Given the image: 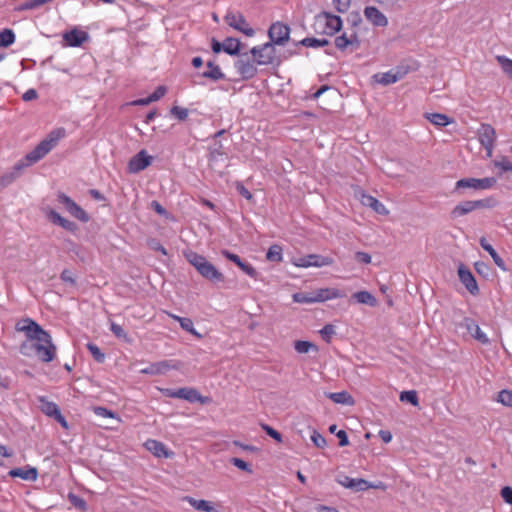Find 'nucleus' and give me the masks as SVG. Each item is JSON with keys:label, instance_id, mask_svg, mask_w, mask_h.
Returning <instances> with one entry per match:
<instances>
[{"label": "nucleus", "instance_id": "nucleus-33", "mask_svg": "<svg viewBox=\"0 0 512 512\" xmlns=\"http://www.w3.org/2000/svg\"><path fill=\"white\" fill-rule=\"evenodd\" d=\"M327 397L329 399H331L334 403H337V404H344V405H353L354 404L353 397L346 391L328 393Z\"/></svg>", "mask_w": 512, "mask_h": 512}, {"label": "nucleus", "instance_id": "nucleus-54", "mask_svg": "<svg viewBox=\"0 0 512 512\" xmlns=\"http://www.w3.org/2000/svg\"><path fill=\"white\" fill-rule=\"evenodd\" d=\"M311 441L318 448H323L327 444L326 443V439L320 433H318L315 430L313 431V433L311 435Z\"/></svg>", "mask_w": 512, "mask_h": 512}, {"label": "nucleus", "instance_id": "nucleus-53", "mask_svg": "<svg viewBox=\"0 0 512 512\" xmlns=\"http://www.w3.org/2000/svg\"><path fill=\"white\" fill-rule=\"evenodd\" d=\"M320 334L326 342H330L332 336L335 334V328L333 325L327 324L320 330Z\"/></svg>", "mask_w": 512, "mask_h": 512}, {"label": "nucleus", "instance_id": "nucleus-24", "mask_svg": "<svg viewBox=\"0 0 512 512\" xmlns=\"http://www.w3.org/2000/svg\"><path fill=\"white\" fill-rule=\"evenodd\" d=\"M12 478H21L25 481H36L38 478V470L35 467L13 468L8 472Z\"/></svg>", "mask_w": 512, "mask_h": 512}, {"label": "nucleus", "instance_id": "nucleus-20", "mask_svg": "<svg viewBox=\"0 0 512 512\" xmlns=\"http://www.w3.org/2000/svg\"><path fill=\"white\" fill-rule=\"evenodd\" d=\"M88 39L89 34L85 31L78 30L77 28H73L63 34V40L69 47H80Z\"/></svg>", "mask_w": 512, "mask_h": 512}, {"label": "nucleus", "instance_id": "nucleus-27", "mask_svg": "<svg viewBox=\"0 0 512 512\" xmlns=\"http://www.w3.org/2000/svg\"><path fill=\"white\" fill-rule=\"evenodd\" d=\"M178 399L187 400L190 403H205L206 399L195 388L183 387L178 389Z\"/></svg>", "mask_w": 512, "mask_h": 512}, {"label": "nucleus", "instance_id": "nucleus-8", "mask_svg": "<svg viewBox=\"0 0 512 512\" xmlns=\"http://www.w3.org/2000/svg\"><path fill=\"white\" fill-rule=\"evenodd\" d=\"M254 57L256 64L258 65H270L279 63L280 58L277 55L275 45L271 42H267L260 46H255L250 50Z\"/></svg>", "mask_w": 512, "mask_h": 512}, {"label": "nucleus", "instance_id": "nucleus-11", "mask_svg": "<svg viewBox=\"0 0 512 512\" xmlns=\"http://www.w3.org/2000/svg\"><path fill=\"white\" fill-rule=\"evenodd\" d=\"M334 263L333 258L319 254H309L293 260V264L300 268L324 267Z\"/></svg>", "mask_w": 512, "mask_h": 512}, {"label": "nucleus", "instance_id": "nucleus-48", "mask_svg": "<svg viewBox=\"0 0 512 512\" xmlns=\"http://www.w3.org/2000/svg\"><path fill=\"white\" fill-rule=\"evenodd\" d=\"M497 61L501 65L503 71L512 78V59L506 56H497Z\"/></svg>", "mask_w": 512, "mask_h": 512}, {"label": "nucleus", "instance_id": "nucleus-41", "mask_svg": "<svg viewBox=\"0 0 512 512\" xmlns=\"http://www.w3.org/2000/svg\"><path fill=\"white\" fill-rule=\"evenodd\" d=\"M87 349L89 350L95 361H97L98 363H103L105 361V354L100 350V348L97 345L93 343H88Z\"/></svg>", "mask_w": 512, "mask_h": 512}, {"label": "nucleus", "instance_id": "nucleus-32", "mask_svg": "<svg viewBox=\"0 0 512 512\" xmlns=\"http://www.w3.org/2000/svg\"><path fill=\"white\" fill-rule=\"evenodd\" d=\"M352 298L360 304L369 305L375 307L377 305V299L368 291H358L352 295Z\"/></svg>", "mask_w": 512, "mask_h": 512}, {"label": "nucleus", "instance_id": "nucleus-60", "mask_svg": "<svg viewBox=\"0 0 512 512\" xmlns=\"http://www.w3.org/2000/svg\"><path fill=\"white\" fill-rule=\"evenodd\" d=\"M501 497L507 504L512 505V488L509 486H505L501 489Z\"/></svg>", "mask_w": 512, "mask_h": 512}, {"label": "nucleus", "instance_id": "nucleus-5", "mask_svg": "<svg viewBox=\"0 0 512 512\" xmlns=\"http://www.w3.org/2000/svg\"><path fill=\"white\" fill-rule=\"evenodd\" d=\"M313 26L317 33L332 36L342 28V19L340 16L323 11L315 16Z\"/></svg>", "mask_w": 512, "mask_h": 512}, {"label": "nucleus", "instance_id": "nucleus-59", "mask_svg": "<svg viewBox=\"0 0 512 512\" xmlns=\"http://www.w3.org/2000/svg\"><path fill=\"white\" fill-rule=\"evenodd\" d=\"M355 259L362 264H370L372 260L370 254L362 251H358L355 253Z\"/></svg>", "mask_w": 512, "mask_h": 512}, {"label": "nucleus", "instance_id": "nucleus-38", "mask_svg": "<svg viewBox=\"0 0 512 512\" xmlns=\"http://www.w3.org/2000/svg\"><path fill=\"white\" fill-rule=\"evenodd\" d=\"M294 349L300 354L308 353L311 350L315 351V352L318 351V348L315 344H313L309 341H303V340L296 341L294 343Z\"/></svg>", "mask_w": 512, "mask_h": 512}, {"label": "nucleus", "instance_id": "nucleus-3", "mask_svg": "<svg viewBox=\"0 0 512 512\" xmlns=\"http://www.w3.org/2000/svg\"><path fill=\"white\" fill-rule=\"evenodd\" d=\"M65 134L66 131L64 128H58L51 131L44 140H42L22 159L25 161V164H27V167L44 158L57 145L59 140L65 136Z\"/></svg>", "mask_w": 512, "mask_h": 512}, {"label": "nucleus", "instance_id": "nucleus-64", "mask_svg": "<svg viewBox=\"0 0 512 512\" xmlns=\"http://www.w3.org/2000/svg\"><path fill=\"white\" fill-rule=\"evenodd\" d=\"M336 436L339 439V445L341 447L347 446L349 444L347 433L344 430H339L336 433Z\"/></svg>", "mask_w": 512, "mask_h": 512}, {"label": "nucleus", "instance_id": "nucleus-57", "mask_svg": "<svg viewBox=\"0 0 512 512\" xmlns=\"http://www.w3.org/2000/svg\"><path fill=\"white\" fill-rule=\"evenodd\" d=\"M221 254L227 260L233 262L237 266L240 265V263L242 262V259L237 254H234V253L230 252L229 250L224 249V250L221 251Z\"/></svg>", "mask_w": 512, "mask_h": 512}, {"label": "nucleus", "instance_id": "nucleus-17", "mask_svg": "<svg viewBox=\"0 0 512 512\" xmlns=\"http://www.w3.org/2000/svg\"><path fill=\"white\" fill-rule=\"evenodd\" d=\"M152 157L149 156L145 150H141L133 156L129 163L128 168L131 173H138L146 169L151 163Z\"/></svg>", "mask_w": 512, "mask_h": 512}, {"label": "nucleus", "instance_id": "nucleus-56", "mask_svg": "<svg viewBox=\"0 0 512 512\" xmlns=\"http://www.w3.org/2000/svg\"><path fill=\"white\" fill-rule=\"evenodd\" d=\"M167 92V88L165 86H158L155 91L149 95V98L152 102L160 100Z\"/></svg>", "mask_w": 512, "mask_h": 512}, {"label": "nucleus", "instance_id": "nucleus-50", "mask_svg": "<svg viewBox=\"0 0 512 512\" xmlns=\"http://www.w3.org/2000/svg\"><path fill=\"white\" fill-rule=\"evenodd\" d=\"M230 463L233 464L235 467H237L238 469L242 470V471H245V472H248V473H252V468H251V465L249 463H247L246 461L240 459V458H237V457H233L230 459Z\"/></svg>", "mask_w": 512, "mask_h": 512}, {"label": "nucleus", "instance_id": "nucleus-61", "mask_svg": "<svg viewBox=\"0 0 512 512\" xmlns=\"http://www.w3.org/2000/svg\"><path fill=\"white\" fill-rule=\"evenodd\" d=\"M94 412L96 415L101 416V417L114 418V413L105 407H101V406L95 407Z\"/></svg>", "mask_w": 512, "mask_h": 512}, {"label": "nucleus", "instance_id": "nucleus-25", "mask_svg": "<svg viewBox=\"0 0 512 512\" xmlns=\"http://www.w3.org/2000/svg\"><path fill=\"white\" fill-rule=\"evenodd\" d=\"M184 501L188 502L195 510L200 512H219L214 503L204 500L195 499L191 496H185Z\"/></svg>", "mask_w": 512, "mask_h": 512}, {"label": "nucleus", "instance_id": "nucleus-51", "mask_svg": "<svg viewBox=\"0 0 512 512\" xmlns=\"http://www.w3.org/2000/svg\"><path fill=\"white\" fill-rule=\"evenodd\" d=\"M171 114L175 116L178 120L184 121L187 119L189 111L187 108L173 106L171 108Z\"/></svg>", "mask_w": 512, "mask_h": 512}, {"label": "nucleus", "instance_id": "nucleus-46", "mask_svg": "<svg viewBox=\"0 0 512 512\" xmlns=\"http://www.w3.org/2000/svg\"><path fill=\"white\" fill-rule=\"evenodd\" d=\"M498 402L501 404L512 407V391L511 390H502L498 393Z\"/></svg>", "mask_w": 512, "mask_h": 512}, {"label": "nucleus", "instance_id": "nucleus-23", "mask_svg": "<svg viewBox=\"0 0 512 512\" xmlns=\"http://www.w3.org/2000/svg\"><path fill=\"white\" fill-rule=\"evenodd\" d=\"M176 366L172 365L170 361L163 360L155 363H151L146 368L140 370V373L146 375H161L165 374L170 369H175Z\"/></svg>", "mask_w": 512, "mask_h": 512}, {"label": "nucleus", "instance_id": "nucleus-1", "mask_svg": "<svg viewBox=\"0 0 512 512\" xmlns=\"http://www.w3.org/2000/svg\"><path fill=\"white\" fill-rule=\"evenodd\" d=\"M18 332H24L31 341H36L32 345L38 359L44 363H49L56 356V346L52 342L51 335L44 330L37 322L30 318L21 319L15 325Z\"/></svg>", "mask_w": 512, "mask_h": 512}, {"label": "nucleus", "instance_id": "nucleus-44", "mask_svg": "<svg viewBox=\"0 0 512 512\" xmlns=\"http://www.w3.org/2000/svg\"><path fill=\"white\" fill-rule=\"evenodd\" d=\"M68 500L77 509H80V510L84 511L87 508L86 501L83 498L77 496L74 493H69L68 494Z\"/></svg>", "mask_w": 512, "mask_h": 512}, {"label": "nucleus", "instance_id": "nucleus-4", "mask_svg": "<svg viewBox=\"0 0 512 512\" xmlns=\"http://www.w3.org/2000/svg\"><path fill=\"white\" fill-rule=\"evenodd\" d=\"M344 297H346V293L343 290L332 287L319 288L310 292H298L292 296L293 301L300 304L322 303Z\"/></svg>", "mask_w": 512, "mask_h": 512}, {"label": "nucleus", "instance_id": "nucleus-9", "mask_svg": "<svg viewBox=\"0 0 512 512\" xmlns=\"http://www.w3.org/2000/svg\"><path fill=\"white\" fill-rule=\"evenodd\" d=\"M497 183L495 177L485 178H462L455 183V191L460 189L488 190L493 188Z\"/></svg>", "mask_w": 512, "mask_h": 512}, {"label": "nucleus", "instance_id": "nucleus-39", "mask_svg": "<svg viewBox=\"0 0 512 512\" xmlns=\"http://www.w3.org/2000/svg\"><path fill=\"white\" fill-rule=\"evenodd\" d=\"M15 42V34L11 29L0 30V47H8Z\"/></svg>", "mask_w": 512, "mask_h": 512}, {"label": "nucleus", "instance_id": "nucleus-26", "mask_svg": "<svg viewBox=\"0 0 512 512\" xmlns=\"http://www.w3.org/2000/svg\"><path fill=\"white\" fill-rule=\"evenodd\" d=\"M361 203L364 206L370 207L373 209L376 213L380 215H388L389 210L386 208V206L381 203L378 199L375 197L362 193L361 195Z\"/></svg>", "mask_w": 512, "mask_h": 512}, {"label": "nucleus", "instance_id": "nucleus-28", "mask_svg": "<svg viewBox=\"0 0 512 512\" xmlns=\"http://www.w3.org/2000/svg\"><path fill=\"white\" fill-rule=\"evenodd\" d=\"M480 246L486 252L489 253V255L492 257V259H493L494 263L497 265V267H499L503 271H507V267H506V264H505L504 260L498 255V253L493 248V246L487 242L485 237H482L480 239Z\"/></svg>", "mask_w": 512, "mask_h": 512}, {"label": "nucleus", "instance_id": "nucleus-49", "mask_svg": "<svg viewBox=\"0 0 512 512\" xmlns=\"http://www.w3.org/2000/svg\"><path fill=\"white\" fill-rule=\"evenodd\" d=\"M494 166L503 172L512 171V162L507 157H501L494 161Z\"/></svg>", "mask_w": 512, "mask_h": 512}, {"label": "nucleus", "instance_id": "nucleus-62", "mask_svg": "<svg viewBox=\"0 0 512 512\" xmlns=\"http://www.w3.org/2000/svg\"><path fill=\"white\" fill-rule=\"evenodd\" d=\"M59 226L70 232H74L77 229V225L66 218L62 219Z\"/></svg>", "mask_w": 512, "mask_h": 512}, {"label": "nucleus", "instance_id": "nucleus-18", "mask_svg": "<svg viewBox=\"0 0 512 512\" xmlns=\"http://www.w3.org/2000/svg\"><path fill=\"white\" fill-rule=\"evenodd\" d=\"M27 167L24 160L18 161L9 171L0 177V188H5L19 178L23 170Z\"/></svg>", "mask_w": 512, "mask_h": 512}, {"label": "nucleus", "instance_id": "nucleus-34", "mask_svg": "<svg viewBox=\"0 0 512 512\" xmlns=\"http://www.w3.org/2000/svg\"><path fill=\"white\" fill-rule=\"evenodd\" d=\"M208 70L203 72L202 76L205 78H209L213 81H218L225 78L224 73L221 71L220 67L213 62L207 63Z\"/></svg>", "mask_w": 512, "mask_h": 512}, {"label": "nucleus", "instance_id": "nucleus-40", "mask_svg": "<svg viewBox=\"0 0 512 512\" xmlns=\"http://www.w3.org/2000/svg\"><path fill=\"white\" fill-rule=\"evenodd\" d=\"M282 248L281 246L279 245H272L269 247L268 251H267V254H266V258L267 260L269 261H272V262H280L282 261Z\"/></svg>", "mask_w": 512, "mask_h": 512}, {"label": "nucleus", "instance_id": "nucleus-58", "mask_svg": "<svg viewBox=\"0 0 512 512\" xmlns=\"http://www.w3.org/2000/svg\"><path fill=\"white\" fill-rule=\"evenodd\" d=\"M334 8L340 12L344 13L349 8V1L348 0H333Z\"/></svg>", "mask_w": 512, "mask_h": 512}, {"label": "nucleus", "instance_id": "nucleus-31", "mask_svg": "<svg viewBox=\"0 0 512 512\" xmlns=\"http://www.w3.org/2000/svg\"><path fill=\"white\" fill-rule=\"evenodd\" d=\"M38 400L41 403L40 409L46 416L54 417L60 411L58 405L47 400L46 397L40 396Z\"/></svg>", "mask_w": 512, "mask_h": 512}, {"label": "nucleus", "instance_id": "nucleus-2", "mask_svg": "<svg viewBox=\"0 0 512 512\" xmlns=\"http://www.w3.org/2000/svg\"><path fill=\"white\" fill-rule=\"evenodd\" d=\"M185 259L196 269V271L205 279L213 283L224 282L225 276L203 255L193 250H184Z\"/></svg>", "mask_w": 512, "mask_h": 512}, {"label": "nucleus", "instance_id": "nucleus-45", "mask_svg": "<svg viewBox=\"0 0 512 512\" xmlns=\"http://www.w3.org/2000/svg\"><path fill=\"white\" fill-rule=\"evenodd\" d=\"M53 0H26L21 4V10H32L36 9L46 3L52 2Z\"/></svg>", "mask_w": 512, "mask_h": 512}, {"label": "nucleus", "instance_id": "nucleus-43", "mask_svg": "<svg viewBox=\"0 0 512 512\" xmlns=\"http://www.w3.org/2000/svg\"><path fill=\"white\" fill-rule=\"evenodd\" d=\"M399 79H400V76L398 75V73L389 71V72L383 73L381 75V78L378 80V82L383 85H389V84L396 83Z\"/></svg>", "mask_w": 512, "mask_h": 512}, {"label": "nucleus", "instance_id": "nucleus-47", "mask_svg": "<svg viewBox=\"0 0 512 512\" xmlns=\"http://www.w3.org/2000/svg\"><path fill=\"white\" fill-rule=\"evenodd\" d=\"M110 330L112 333L120 339H124L126 342H130L128 334L124 331V329L117 323L111 322Z\"/></svg>", "mask_w": 512, "mask_h": 512}, {"label": "nucleus", "instance_id": "nucleus-12", "mask_svg": "<svg viewBox=\"0 0 512 512\" xmlns=\"http://www.w3.org/2000/svg\"><path fill=\"white\" fill-rule=\"evenodd\" d=\"M57 200L59 203H61L67 212L77 220L81 222H88L89 221V215L87 212L81 208L72 198L67 196L65 193H59L57 195Z\"/></svg>", "mask_w": 512, "mask_h": 512}, {"label": "nucleus", "instance_id": "nucleus-63", "mask_svg": "<svg viewBox=\"0 0 512 512\" xmlns=\"http://www.w3.org/2000/svg\"><path fill=\"white\" fill-rule=\"evenodd\" d=\"M60 278L62 281L66 282V283H70L71 285L75 284V279L73 278L71 271H69L67 269H65L61 272Z\"/></svg>", "mask_w": 512, "mask_h": 512}, {"label": "nucleus", "instance_id": "nucleus-7", "mask_svg": "<svg viewBox=\"0 0 512 512\" xmlns=\"http://www.w3.org/2000/svg\"><path fill=\"white\" fill-rule=\"evenodd\" d=\"M360 24H362L361 19H359L358 22L355 21L353 23L352 29L344 31L341 35L335 38L334 43L337 49L340 51H345L347 49L355 51L360 48L361 41L356 30V27Z\"/></svg>", "mask_w": 512, "mask_h": 512}, {"label": "nucleus", "instance_id": "nucleus-37", "mask_svg": "<svg viewBox=\"0 0 512 512\" xmlns=\"http://www.w3.org/2000/svg\"><path fill=\"white\" fill-rule=\"evenodd\" d=\"M300 44L306 47L318 48L327 46L329 40L327 38L306 37L300 41Z\"/></svg>", "mask_w": 512, "mask_h": 512}, {"label": "nucleus", "instance_id": "nucleus-13", "mask_svg": "<svg viewBox=\"0 0 512 512\" xmlns=\"http://www.w3.org/2000/svg\"><path fill=\"white\" fill-rule=\"evenodd\" d=\"M478 140L486 150L487 156L491 157L496 141L495 129L487 123H482L477 131Z\"/></svg>", "mask_w": 512, "mask_h": 512}, {"label": "nucleus", "instance_id": "nucleus-42", "mask_svg": "<svg viewBox=\"0 0 512 512\" xmlns=\"http://www.w3.org/2000/svg\"><path fill=\"white\" fill-rule=\"evenodd\" d=\"M400 400L401 401H405V402H409L413 406H418V404H419L417 393L414 390L403 391L400 394Z\"/></svg>", "mask_w": 512, "mask_h": 512}, {"label": "nucleus", "instance_id": "nucleus-35", "mask_svg": "<svg viewBox=\"0 0 512 512\" xmlns=\"http://www.w3.org/2000/svg\"><path fill=\"white\" fill-rule=\"evenodd\" d=\"M240 40L232 37H227L223 41V51L229 55H238L240 52Z\"/></svg>", "mask_w": 512, "mask_h": 512}, {"label": "nucleus", "instance_id": "nucleus-15", "mask_svg": "<svg viewBox=\"0 0 512 512\" xmlns=\"http://www.w3.org/2000/svg\"><path fill=\"white\" fill-rule=\"evenodd\" d=\"M458 276L461 283L472 295H477L479 293V288L474 275L463 264H460L458 267Z\"/></svg>", "mask_w": 512, "mask_h": 512}, {"label": "nucleus", "instance_id": "nucleus-14", "mask_svg": "<svg viewBox=\"0 0 512 512\" xmlns=\"http://www.w3.org/2000/svg\"><path fill=\"white\" fill-rule=\"evenodd\" d=\"M289 34V26L280 22L273 23L268 31L270 42L274 45H283L286 41H288Z\"/></svg>", "mask_w": 512, "mask_h": 512}, {"label": "nucleus", "instance_id": "nucleus-10", "mask_svg": "<svg viewBox=\"0 0 512 512\" xmlns=\"http://www.w3.org/2000/svg\"><path fill=\"white\" fill-rule=\"evenodd\" d=\"M224 20L229 27L243 33L245 36L252 37L255 34L254 29L240 12L229 11L225 15Z\"/></svg>", "mask_w": 512, "mask_h": 512}, {"label": "nucleus", "instance_id": "nucleus-36", "mask_svg": "<svg viewBox=\"0 0 512 512\" xmlns=\"http://www.w3.org/2000/svg\"><path fill=\"white\" fill-rule=\"evenodd\" d=\"M425 117L432 124L439 127H445L452 122V120L447 115L442 113H427Z\"/></svg>", "mask_w": 512, "mask_h": 512}, {"label": "nucleus", "instance_id": "nucleus-16", "mask_svg": "<svg viewBox=\"0 0 512 512\" xmlns=\"http://www.w3.org/2000/svg\"><path fill=\"white\" fill-rule=\"evenodd\" d=\"M460 325L465 327L470 335L481 344L487 345L490 343L488 336L472 318H464Z\"/></svg>", "mask_w": 512, "mask_h": 512}, {"label": "nucleus", "instance_id": "nucleus-19", "mask_svg": "<svg viewBox=\"0 0 512 512\" xmlns=\"http://www.w3.org/2000/svg\"><path fill=\"white\" fill-rule=\"evenodd\" d=\"M337 482L354 492L366 491L369 489L368 481L362 478H351L349 476L343 475L337 479Z\"/></svg>", "mask_w": 512, "mask_h": 512}, {"label": "nucleus", "instance_id": "nucleus-55", "mask_svg": "<svg viewBox=\"0 0 512 512\" xmlns=\"http://www.w3.org/2000/svg\"><path fill=\"white\" fill-rule=\"evenodd\" d=\"M238 267L251 278L257 277V271L252 265L242 261Z\"/></svg>", "mask_w": 512, "mask_h": 512}, {"label": "nucleus", "instance_id": "nucleus-52", "mask_svg": "<svg viewBox=\"0 0 512 512\" xmlns=\"http://www.w3.org/2000/svg\"><path fill=\"white\" fill-rule=\"evenodd\" d=\"M261 428L266 432L267 435L276 440L278 443L282 442V435L277 430L267 424H262Z\"/></svg>", "mask_w": 512, "mask_h": 512}, {"label": "nucleus", "instance_id": "nucleus-6", "mask_svg": "<svg viewBox=\"0 0 512 512\" xmlns=\"http://www.w3.org/2000/svg\"><path fill=\"white\" fill-rule=\"evenodd\" d=\"M496 204L494 198L488 197L480 200H467L457 204L451 211L452 218H459L477 209L492 208Z\"/></svg>", "mask_w": 512, "mask_h": 512}, {"label": "nucleus", "instance_id": "nucleus-21", "mask_svg": "<svg viewBox=\"0 0 512 512\" xmlns=\"http://www.w3.org/2000/svg\"><path fill=\"white\" fill-rule=\"evenodd\" d=\"M364 16L374 26L386 27L388 25V18L375 6L365 7Z\"/></svg>", "mask_w": 512, "mask_h": 512}, {"label": "nucleus", "instance_id": "nucleus-22", "mask_svg": "<svg viewBox=\"0 0 512 512\" xmlns=\"http://www.w3.org/2000/svg\"><path fill=\"white\" fill-rule=\"evenodd\" d=\"M235 68L237 73L242 79L248 80L253 78L257 74V68L250 60L239 59L235 62Z\"/></svg>", "mask_w": 512, "mask_h": 512}, {"label": "nucleus", "instance_id": "nucleus-29", "mask_svg": "<svg viewBox=\"0 0 512 512\" xmlns=\"http://www.w3.org/2000/svg\"><path fill=\"white\" fill-rule=\"evenodd\" d=\"M144 446L148 451H150L153 455L157 457L169 456L165 445L160 441L149 439L145 442Z\"/></svg>", "mask_w": 512, "mask_h": 512}, {"label": "nucleus", "instance_id": "nucleus-30", "mask_svg": "<svg viewBox=\"0 0 512 512\" xmlns=\"http://www.w3.org/2000/svg\"><path fill=\"white\" fill-rule=\"evenodd\" d=\"M169 316L171 318H173L174 320H176L180 324V326L183 330L189 332L190 334L197 337L198 339H201L203 337L202 334H200L199 332H197L195 330L194 323L190 318L180 317V316L174 315L172 313H169Z\"/></svg>", "mask_w": 512, "mask_h": 512}]
</instances>
